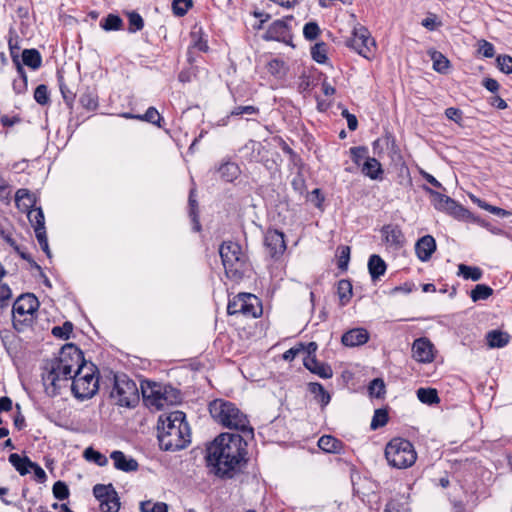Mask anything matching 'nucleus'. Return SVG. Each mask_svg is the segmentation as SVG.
<instances>
[{"mask_svg":"<svg viewBox=\"0 0 512 512\" xmlns=\"http://www.w3.org/2000/svg\"><path fill=\"white\" fill-rule=\"evenodd\" d=\"M247 442L238 433H221L206 449V462L211 471L224 479L232 478L244 463Z\"/></svg>","mask_w":512,"mask_h":512,"instance_id":"nucleus-1","label":"nucleus"},{"mask_svg":"<svg viewBox=\"0 0 512 512\" xmlns=\"http://www.w3.org/2000/svg\"><path fill=\"white\" fill-rule=\"evenodd\" d=\"M184 412L176 410L168 415L159 417L158 441L164 451H178L187 447L191 442L189 424Z\"/></svg>","mask_w":512,"mask_h":512,"instance_id":"nucleus-2","label":"nucleus"},{"mask_svg":"<svg viewBox=\"0 0 512 512\" xmlns=\"http://www.w3.org/2000/svg\"><path fill=\"white\" fill-rule=\"evenodd\" d=\"M209 412L211 417L223 427L239 431L244 437L253 438L254 430L250 426L248 417L236 404L216 399L209 404Z\"/></svg>","mask_w":512,"mask_h":512,"instance_id":"nucleus-3","label":"nucleus"},{"mask_svg":"<svg viewBox=\"0 0 512 512\" xmlns=\"http://www.w3.org/2000/svg\"><path fill=\"white\" fill-rule=\"evenodd\" d=\"M219 254L229 279L238 282L251 271L248 257L237 242L224 241L219 247Z\"/></svg>","mask_w":512,"mask_h":512,"instance_id":"nucleus-4","label":"nucleus"},{"mask_svg":"<svg viewBox=\"0 0 512 512\" xmlns=\"http://www.w3.org/2000/svg\"><path fill=\"white\" fill-rule=\"evenodd\" d=\"M96 366L92 362L79 365L72 375L71 389L74 396L84 400L93 397L99 389L98 378L95 377Z\"/></svg>","mask_w":512,"mask_h":512,"instance_id":"nucleus-5","label":"nucleus"},{"mask_svg":"<svg viewBox=\"0 0 512 512\" xmlns=\"http://www.w3.org/2000/svg\"><path fill=\"white\" fill-rule=\"evenodd\" d=\"M385 457L392 467L405 469L415 463L417 453L409 440L394 438L386 445Z\"/></svg>","mask_w":512,"mask_h":512,"instance_id":"nucleus-6","label":"nucleus"},{"mask_svg":"<svg viewBox=\"0 0 512 512\" xmlns=\"http://www.w3.org/2000/svg\"><path fill=\"white\" fill-rule=\"evenodd\" d=\"M110 398L115 405L127 408L135 407L139 402V391L136 383L126 374H115Z\"/></svg>","mask_w":512,"mask_h":512,"instance_id":"nucleus-7","label":"nucleus"},{"mask_svg":"<svg viewBox=\"0 0 512 512\" xmlns=\"http://www.w3.org/2000/svg\"><path fill=\"white\" fill-rule=\"evenodd\" d=\"M86 363L83 352L75 344L68 343L61 348L59 357L53 360L49 367H54L60 371L63 380L67 381L72 378V372L75 371L74 368L77 369L79 365Z\"/></svg>","mask_w":512,"mask_h":512,"instance_id":"nucleus-8","label":"nucleus"},{"mask_svg":"<svg viewBox=\"0 0 512 512\" xmlns=\"http://www.w3.org/2000/svg\"><path fill=\"white\" fill-rule=\"evenodd\" d=\"M39 301L32 293L20 295L13 304V326L17 331H23L31 325L33 314L39 308Z\"/></svg>","mask_w":512,"mask_h":512,"instance_id":"nucleus-9","label":"nucleus"},{"mask_svg":"<svg viewBox=\"0 0 512 512\" xmlns=\"http://www.w3.org/2000/svg\"><path fill=\"white\" fill-rule=\"evenodd\" d=\"M143 397L148 405L162 409L165 406L180 402L181 394L179 390L170 385L150 384L142 386Z\"/></svg>","mask_w":512,"mask_h":512,"instance_id":"nucleus-10","label":"nucleus"},{"mask_svg":"<svg viewBox=\"0 0 512 512\" xmlns=\"http://www.w3.org/2000/svg\"><path fill=\"white\" fill-rule=\"evenodd\" d=\"M93 495L99 501L102 512H118L120 510V498L113 484L94 485Z\"/></svg>","mask_w":512,"mask_h":512,"instance_id":"nucleus-11","label":"nucleus"},{"mask_svg":"<svg viewBox=\"0 0 512 512\" xmlns=\"http://www.w3.org/2000/svg\"><path fill=\"white\" fill-rule=\"evenodd\" d=\"M346 45L362 57L369 59L375 42L371 38L368 29L364 26H359L353 29L351 37L346 40Z\"/></svg>","mask_w":512,"mask_h":512,"instance_id":"nucleus-12","label":"nucleus"},{"mask_svg":"<svg viewBox=\"0 0 512 512\" xmlns=\"http://www.w3.org/2000/svg\"><path fill=\"white\" fill-rule=\"evenodd\" d=\"M293 20V16H286L283 19L275 20L267 29L263 38L265 40H274L289 44L292 39L288 21Z\"/></svg>","mask_w":512,"mask_h":512,"instance_id":"nucleus-13","label":"nucleus"},{"mask_svg":"<svg viewBox=\"0 0 512 512\" xmlns=\"http://www.w3.org/2000/svg\"><path fill=\"white\" fill-rule=\"evenodd\" d=\"M264 245L271 258L279 259L286 250L284 233L276 229L267 230L264 236Z\"/></svg>","mask_w":512,"mask_h":512,"instance_id":"nucleus-14","label":"nucleus"},{"mask_svg":"<svg viewBox=\"0 0 512 512\" xmlns=\"http://www.w3.org/2000/svg\"><path fill=\"white\" fill-rule=\"evenodd\" d=\"M412 356L420 363H430L434 360L433 344L428 338L421 337L414 340Z\"/></svg>","mask_w":512,"mask_h":512,"instance_id":"nucleus-15","label":"nucleus"},{"mask_svg":"<svg viewBox=\"0 0 512 512\" xmlns=\"http://www.w3.org/2000/svg\"><path fill=\"white\" fill-rule=\"evenodd\" d=\"M241 315L248 318L260 317L263 313L260 299L251 293H243Z\"/></svg>","mask_w":512,"mask_h":512,"instance_id":"nucleus-16","label":"nucleus"},{"mask_svg":"<svg viewBox=\"0 0 512 512\" xmlns=\"http://www.w3.org/2000/svg\"><path fill=\"white\" fill-rule=\"evenodd\" d=\"M369 338V332L365 328H353L342 335L341 343L346 347H357L366 344Z\"/></svg>","mask_w":512,"mask_h":512,"instance_id":"nucleus-17","label":"nucleus"},{"mask_svg":"<svg viewBox=\"0 0 512 512\" xmlns=\"http://www.w3.org/2000/svg\"><path fill=\"white\" fill-rule=\"evenodd\" d=\"M45 392L50 397H55L60 392L59 381L63 380L62 373L56 370L54 367H50V370L42 377Z\"/></svg>","mask_w":512,"mask_h":512,"instance_id":"nucleus-18","label":"nucleus"},{"mask_svg":"<svg viewBox=\"0 0 512 512\" xmlns=\"http://www.w3.org/2000/svg\"><path fill=\"white\" fill-rule=\"evenodd\" d=\"M114 467L123 472H135L138 470L139 464L136 459L127 457L122 451L115 450L110 454Z\"/></svg>","mask_w":512,"mask_h":512,"instance_id":"nucleus-19","label":"nucleus"},{"mask_svg":"<svg viewBox=\"0 0 512 512\" xmlns=\"http://www.w3.org/2000/svg\"><path fill=\"white\" fill-rule=\"evenodd\" d=\"M435 250L436 241L431 235H425L416 242V255L423 262L428 261Z\"/></svg>","mask_w":512,"mask_h":512,"instance_id":"nucleus-20","label":"nucleus"},{"mask_svg":"<svg viewBox=\"0 0 512 512\" xmlns=\"http://www.w3.org/2000/svg\"><path fill=\"white\" fill-rule=\"evenodd\" d=\"M303 365L310 372L318 375L323 379H329L333 376V371L328 364L319 362L316 357H305L303 359Z\"/></svg>","mask_w":512,"mask_h":512,"instance_id":"nucleus-21","label":"nucleus"},{"mask_svg":"<svg viewBox=\"0 0 512 512\" xmlns=\"http://www.w3.org/2000/svg\"><path fill=\"white\" fill-rule=\"evenodd\" d=\"M216 172L223 181L230 183L239 177L241 170L236 163L226 161L219 165Z\"/></svg>","mask_w":512,"mask_h":512,"instance_id":"nucleus-22","label":"nucleus"},{"mask_svg":"<svg viewBox=\"0 0 512 512\" xmlns=\"http://www.w3.org/2000/svg\"><path fill=\"white\" fill-rule=\"evenodd\" d=\"M385 242L389 245L400 247L403 245L404 236L401 229L398 226L385 225L381 230Z\"/></svg>","mask_w":512,"mask_h":512,"instance_id":"nucleus-23","label":"nucleus"},{"mask_svg":"<svg viewBox=\"0 0 512 512\" xmlns=\"http://www.w3.org/2000/svg\"><path fill=\"white\" fill-rule=\"evenodd\" d=\"M362 173L372 180L382 179V165L376 158L367 157L362 166Z\"/></svg>","mask_w":512,"mask_h":512,"instance_id":"nucleus-24","label":"nucleus"},{"mask_svg":"<svg viewBox=\"0 0 512 512\" xmlns=\"http://www.w3.org/2000/svg\"><path fill=\"white\" fill-rule=\"evenodd\" d=\"M387 265L385 261L377 254H373L368 260V270L373 281L378 280L386 272Z\"/></svg>","mask_w":512,"mask_h":512,"instance_id":"nucleus-25","label":"nucleus"},{"mask_svg":"<svg viewBox=\"0 0 512 512\" xmlns=\"http://www.w3.org/2000/svg\"><path fill=\"white\" fill-rule=\"evenodd\" d=\"M450 216L454 217L457 220L463 221H474L475 218L473 214L466 209L464 206L457 203L454 199L448 205V208L445 211Z\"/></svg>","mask_w":512,"mask_h":512,"instance_id":"nucleus-26","label":"nucleus"},{"mask_svg":"<svg viewBox=\"0 0 512 512\" xmlns=\"http://www.w3.org/2000/svg\"><path fill=\"white\" fill-rule=\"evenodd\" d=\"M8 460L21 476H24L30 472V468L32 467L33 463L29 457L21 456L17 453L10 454Z\"/></svg>","mask_w":512,"mask_h":512,"instance_id":"nucleus-27","label":"nucleus"},{"mask_svg":"<svg viewBox=\"0 0 512 512\" xmlns=\"http://www.w3.org/2000/svg\"><path fill=\"white\" fill-rule=\"evenodd\" d=\"M423 189L426 193H428L431 197V202L435 209L439 211L445 212L448 208V205L453 200L451 197L444 195L440 192H437L427 186H423Z\"/></svg>","mask_w":512,"mask_h":512,"instance_id":"nucleus-28","label":"nucleus"},{"mask_svg":"<svg viewBox=\"0 0 512 512\" xmlns=\"http://www.w3.org/2000/svg\"><path fill=\"white\" fill-rule=\"evenodd\" d=\"M318 447L327 453H339L343 443L331 435H323L318 440Z\"/></svg>","mask_w":512,"mask_h":512,"instance_id":"nucleus-29","label":"nucleus"},{"mask_svg":"<svg viewBox=\"0 0 512 512\" xmlns=\"http://www.w3.org/2000/svg\"><path fill=\"white\" fill-rule=\"evenodd\" d=\"M428 55L433 61V69L436 72L441 74L448 73V70L450 68V62L441 52L434 49H430L428 51Z\"/></svg>","mask_w":512,"mask_h":512,"instance_id":"nucleus-30","label":"nucleus"},{"mask_svg":"<svg viewBox=\"0 0 512 512\" xmlns=\"http://www.w3.org/2000/svg\"><path fill=\"white\" fill-rule=\"evenodd\" d=\"M509 335L500 330H491L486 335V340L491 348H502L509 342Z\"/></svg>","mask_w":512,"mask_h":512,"instance_id":"nucleus-31","label":"nucleus"},{"mask_svg":"<svg viewBox=\"0 0 512 512\" xmlns=\"http://www.w3.org/2000/svg\"><path fill=\"white\" fill-rule=\"evenodd\" d=\"M22 63L33 70L40 68L42 57L37 49H24L22 52Z\"/></svg>","mask_w":512,"mask_h":512,"instance_id":"nucleus-32","label":"nucleus"},{"mask_svg":"<svg viewBox=\"0 0 512 512\" xmlns=\"http://www.w3.org/2000/svg\"><path fill=\"white\" fill-rule=\"evenodd\" d=\"M417 397L420 402L433 405L440 402L437 390L434 388H419L417 390Z\"/></svg>","mask_w":512,"mask_h":512,"instance_id":"nucleus-33","label":"nucleus"},{"mask_svg":"<svg viewBox=\"0 0 512 512\" xmlns=\"http://www.w3.org/2000/svg\"><path fill=\"white\" fill-rule=\"evenodd\" d=\"M337 294L339 296L340 304L346 305L352 297V284L347 279H342L337 284Z\"/></svg>","mask_w":512,"mask_h":512,"instance_id":"nucleus-34","label":"nucleus"},{"mask_svg":"<svg viewBox=\"0 0 512 512\" xmlns=\"http://www.w3.org/2000/svg\"><path fill=\"white\" fill-rule=\"evenodd\" d=\"M100 27L105 31H118L123 27V20L116 14H108L100 21Z\"/></svg>","mask_w":512,"mask_h":512,"instance_id":"nucleus-35","label":"nucleus"},{"mask_svg":"<svg viewBox=\"0 0 512 512\" xmlns=\"http://www.w3.org/2000/svg\"><path fill=\"white\" fill-rule=\"evenodd\" d=\"M79 101L87 110H95L98 107V95L94 89L87 88L81 94Z\"/></svg>","mask_w":512,"mask_h":512,"instance_id":"nucleus-36","label":"nucleus"},{"mask_svg":"<svg viewBox=\"0 0 512 512\" xmlns=\"http://www.w3.org/2000/svg\"><path fill=\"white\" fill-rule=\"evenodd\" d=\"M309 391L315 396V398L323 405H327L330 402V395L324 389L323 385L317 382H311L308 384Z\"/></svg>","mask_w":512,"mask_h":512,"instance_id":"nucleus-37","label":"nucleus"},{"mask_svg":"<svg viewBox=\"0 0 512 512\" xmlns=\"http://www.w3.org/2000/svg\"><path fill=\"white\" fill-rule=\"evenodd\" d=\"M267 70L272 76L278 79L283 78L287 72L285 62L278 58H274L267 63Z\"/></svg>","mask_w":512,"mask_h":512,"instance_id":"nucleus-38","label":"nucleus"},{"mask_svg":"<svg viewBox=\"0 0 512 512\" xmlns=\"http://www.w3.org/2000/svg\"><path fill=\"white\" fill-rule=\"evenodd\" d=\"M493 294V289L486 284H477L470 292L473 302L486 300Z\"/></svg>","mask_w":512,"mask_h":512,"instance_id":"nucleus-39","label":"nucleus"},{"mask_svg":"<svg viewBox=\"0 0 512 512\" xmlns=\"http://www.w3.org/2000/svg\"><path fill=\"white\" fill-rule=\"evenodd\" d=\"M459 274L465 279H471L473 281H479L482 278L483 272L478 267L467 266L460 264L458 266Z\"/></svg>","mask_w":512,"mask_h":512,"instance_id":"nucleus-40","label":"nucleus"},{"mask_svg":"<svg viewBox=\"0 0 512 512\" xmlns=\"http://www.w3.org/2000/svg\"><path fill=\"white\" fill-rule=\"evenodd\" d=\"M137 119L154 124L158 127H161V121H163L162 116L155 107H149L143 115H138Z\"/></svg>","mask_w":512,"mask_h":512,"instance_id":"nucleus-41","label":"nucleus"},{"mask_svg":"<svg viewBox=\"0 0 512 512\" xmlns=\"http://www.w3.org/2000/svg\"><path fill=\"white\" fill-rule=\"evenodd\" d=\"M369 395L375 398H383L386 393V386L381 378L373 379L368 386Z\"/></svg>","mask_w":512,"mask_h":512,"instance_id":"nucleus-42","label":"nucleus"},{"mask_svg":"<svg viewBox=\"0 0 512 512\" xmlns=\"http://www.w3.org/2000/svg\"><path fill=\"white\" fill-rule=\"evenodd\" d=\"M388 419L389 417L386 409H376L371 420V429L376 430L380 427L385 426L388 422Z\"/></svg>","mask_w":512,"mask_h":512,"instance_id":"nucleus-43","label":"nucleus"},{"mask_svg":"<svg viewBox=\"0 0 512 512\" xmlns=\"http://www.w3.org/2000/svg\"><path fill=\"white\" fill-rule=\"evenodd\" d=\"M311 56L317 63H325L327 60V45L324 42L316 43L311 48Z\"/></svg>","mask_w":512,"mask_h":512,"instance_id":"nucleus-44","label":"nucleus"},{"mask_svg":"<svg viewBox=\"0 0 512 512\" xmlns=\"http://www.w3.org/2000/svg\"><path fill=\"white\" fill-rule=\"evenodd\" d=\"M84 457L88 461H93L98 466H106L108 464V458L99 451L94 450L92 447L85 449Z\"/></svg>","mask_w":512,"mask_h":512,"instance_id":"nucleus-45","label":"nucleus"},{"mask_svg":"<svg viewBox=\"0 0 512 512\" xmlns=\"http://www.w3.org/2000/svg\"><path fill=\"white\" fill-rule=\"evenodd\" d=\"M189 215L193 222V230L199 232L201 230V225L199 223L198 212H197V201L194 198L193 190L189 194Z\"/></svg>","mask_w":512,"mask_h":512,"instance_id":"nucleus-46","label":"nucleus"},{"mask_svg":"<svg viewBox=\"0 0 512 512\" xmlns=\"http://www.w3.org/2000/svg\"><path fill=\"white\" fill-rule=\"evenodd\" d=\"M127 15H128V21H129L128 31L130 33H135L137 31H140L143 29L144 20L139 13L132 11V12H129Z\"/></svg>","mask_w":512,"mask_h":512,"instance_id":"nucleus-47","label":"nucleus"},{"mask_svg":"<svg viewBox=\"0 0 512 512\" xmlns=\"http://www.w3.org/2000/svg\"><path fill=\"white\" fill-rule=\"evenodd\" d=\"M27 216L34 229L45 227L44 213L41 208L30 210Z\"/></svg>","mask_w":512,"mask_h":512,"instance_id":"nucleus-48","label":"nucleus"},{"mask_svg":"<svg viewBox=\"0 0 512 512\" xmlns=\"http://www.w3.org/2000/svg\"><path fill=\"white\" fill-rule=\"evenodd\" d=\"M73 331V324L66 321L62 326H54L52 328V335L60 339H68Z\"/></svg>","mask_w":512,"mask_h":512,"instance_id":"nucleus-49","label":"nucleus"},{"mask_svg":"<svg viewBox=\"0 0 512 512\" xmlns=\"http://www.w3.org/2000/svg\"><path fill=\"white\" fill-rule=\"evenodd\" d=\"M338 268L342 271H346L350 260V247L340 246L338 247Z\"/></svg>","mask_w":512,"mask_h":512,"instance_id":"nucleus-50","label":"nucleus"},{"mask_svg":"<svg viewBox=\"0 0 512 512\" xmlns=\"http://www.w3.org/2000/svg\"><path fill=\"white\" fill-rule=\"evenodd\" d=\"M34 99L42 106L47 105L50 102L48 87L44 84L38 85L34 91Z\"/></svg>","mask_w":512,"mask_h":512,"instance_id":"nucleus-51","label":"nucleus"},{"mask_svg":"<svg viewBox=\"0 0 512 512\" xmlns=\"http://www.w3.org/2000/svg\"><path fill=\"white\" fill-rule=\"evenodd\" d=\"M192 7V0H173L172 10L176 16H184Z\"/></svg>","mask_w":512,"mask_h":512,"instance_id":"nucleus-52","label":"nucleus"},{"mask_svg":"<svg viewBox=\"0 0 512 512\" xmlns=\"http://www.w3.org/2000/svg\"><path fill=\"white\" fill-rule=\"evenodd\" d=\"M58 82H59L60 92L62 94V97H63L65 103L68 106H71L74 102L76 94L72 90H70L69 87L64 83L63 76L58 77Z\"/></svg>","mask_w":512,"mask_h":512,"instance_id":"nucleus-53","label":"nucleus"},{"mask_svg":"<svg viewBox=\"0 0 512 512\" xmlns=\"http://www.w3.org/2000/svg\"><path fill=\"white\" fill-rule=\"evenodd\" d=\"M496 63L502 73L507 75L512 73V57L510 55H498Z\"/></svg>","mask_w":512,"mask_h":512,"instance_id":"nucleus-54","label":"nucleus"},{"mask_svg":"<svg viewBox=\"0 0 512 512\" xmlns=\"http://www.w3.org/2000/svg\"><path fill=\"white\" fill-rule=\"evenodd\" d=\"M53 495L58 500H65L69 497V488L63 481H57L54 483L53 488Z\"/></svg>","mask_w":512,"mask_h":512,"instance_id":"nucleus-55","label":"nucleus"},{"mask_svg":"<svg viewBox=\"0 0 512 512\" xmlns=\"http://www.w3.org/2000/svg\"><path fill=\"white\" fill-rule=\"evenodd\" d=\"M242 299H244L243 293H239L233 297V299L229 300L227 305V312L229 315L241 314Z\"/></svg>","mask_w":512,"mask_h":512,"instance_id":"nucleus-56","label":"nucleus"},{"mask_svg":"<svg viewBox=\"0 0 512 512\" xmlns=\"http://www.w3.org/2000/svg\"><path fill=\"white\" fill-rule=\"evenodd\" d=\"M191 38L193 41V47L197 48L199 51L207 52L209 47L207 44V40L203 39L201 29L198 31L191 32Z\"/></svg>","mask_w":512,"mask_h":512,"instance_id":"nucleus-57","label":"nucleus"},{"mask_svg":"<svg viewBox=\"0 0 512 512\" xmlns=\"http://www.w3.org/2000/svg\"><path fill=\"white\" fill-rule=\"evenodd\" d=\"M320 33V28L316 22H308L304 25L303 35L307 40H315Z\"/></svg>","mask_w":512,"mask_h":512,"instance_id":"nucleus-58","label":"nucleus"},{"mask_svg":"<svg viewBox=\"0 0 512 512\" xmlns=\"http://www.w3.org/2000/svg\"><path fill=\"white\" fill-rule=\"evenodd\" d=\"M367 153H368V149L365 146H356V147L350 148V155H351L352 161L356 165H360V162L362 159L366 160V158L368 157Z\"/></svg>","mask_w":512,"mask_h":512,"instance_id":"nucleus-59","label":"nucleus"},{"mask_svg":"<svg viewBox=\"0 0 512 512\" xmlns=\"http://www.w3.org/2000/svg\"><path fill=\"white\" fill-rule=\"evenodd\" d=\"M259 114V108L247 105V106H236L234 109L230 112V116H241V115H257Z\"/></svg>","mask_w":512,"mask_h":512,"instance_id":"nucleus-60","label":"nucleus"},{"mask_svg":"<svg viewBox=\"0 0 512 512\" xmlns=\"http://www.w3.org/2000/svg\"><path fill=\"white\" fill-rule=\"evenodd\" d=\"M478 52L486 58H492L495 54L494 45L486 40L479 42Z\"/></svg>","mask_w":512,"mask_h":512,"instance_id":"nucleus-61","label":"nucleus"},{"mask_svg":"<svg viewBox=\"0 0 512 512\" xmlns=\"http://www.w3.org/2000/svg\"><path fill=\"white\" fill-rule=\"evenodd\" d=\"M304 351V344L299 343L298 345L288 349L283 354V359L286 361H292L298 356L301 352Z\"/></svg>","mask_w":512,"mask_h":512,"instance_id":"nucleus-62","label":"nucleus"},{"mask_svg":"<svg viewBox=\"0 0 512 512\" xmlns=\"http://www.w3.org/2000/svg\"><path fill=\"white\" fill-rule=\"evenodd\" d=\"M12 297V292L7 284H0V306L4 307Z\"/></svg>","mask_w":512,"mask_h":512,"instance_id":"nucleus-63","label":"nucleus"},{"mask_svg":"<svg viewBox=\"0 0 512 512\" xmlns=\"http://www.w3.org/2000/svg\"><path fill=\"white\" fill-rule=\"evenodd\" d=\"M30 470L34 472V477L37 482L44 483L47 480L46 472L37 463L33 462Z\"/></svg>","mask_w":512,"mask_h":512,"instance_id":"nucleus-64","label":"nucleus"}]
</instances>
